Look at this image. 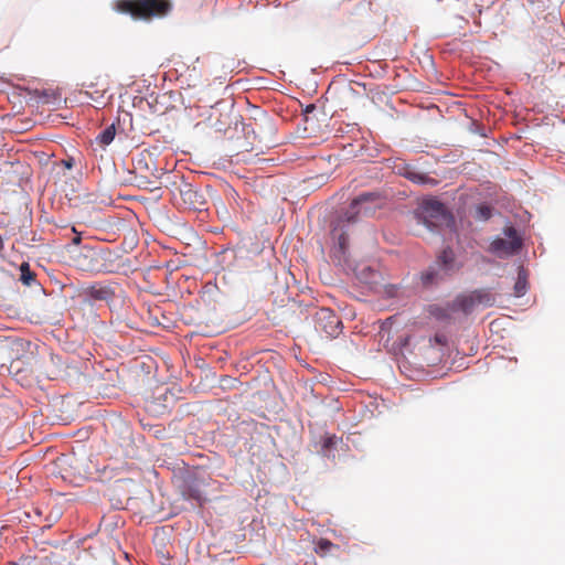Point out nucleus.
Instances as JSON below:
<instances>
[{
	"mask_svg": "<svg viewBox=\"0 0 565 565\" xmlns=\"http://www.w3.org/2000/svg\"><path fill=\"white\" fill-rule=\"evenodd\" d=\"M113 9L129 14L136 20H151L168 15L172 10L171 0H115Z\"/></svg>",
	"mask_w": 565,
	"mask_h": 565,
	"instance_id": "1",
	"label": "nucleus"
},
{
	"mask_svg": "<svg viewBox=\"0 0 565 565\" xmlns=\"http://www.w3.org/2000/svg\"><path fill=\"white\" fill-rule=\"evenodd\" d=\"M396 363L403 374L409 379L420 377L423 375H430L434 377L443 376L447 371L452 370L456 363L452 355H430L431 359L427 360L428 369H425L422 364L413 367V360H417L420 355H396Z\"/></svg>",
	"mask_w": 565,
	"mask_h": 565,
	"instance_id": "2",
	"label": "nucleus"
},
{
	"mask_svg": "<svg viewBox=\"0 0 565 565\" xmlns=\"http://www.w3.org/2000/svg\"><path fill=\"white\" fill-rule=\"evenodd\" d=\"M449 214L445 204L438 200L425 201L417 213L418 222L431 231L447 222Z\"/></svg>",
	"mask_w": 565,
	"mask_h": 565,
	"instance_id": "3",
	"label": "nucleus"
},
{
	"mask_svg": "<svg viewBox=\"0 0 565 565\" xmlns=\"http://www.w3.org/2000/svg\"><path fill=\"white\" fill-rule=\"evenodd\" d=\"M377 195L372 192L356 196L343 214L347 223H355L362 216L374 214L377 207Z\"/></svg>",
	"mask_w": 565,
	"mask_h": 565,
	"instance_id": "4",
	"label": "nucleus"
},
{
	"mask_svg": "<svg viewBox=\"0 0 565 565\" xmlns=\"http://www.w3.org/2000/svg\"><path fill=\"white\" fill-rule=\"evenodd\" d=\"M504 234L507 238L498 237L489 247V250L500 258L512 256L519 253L522 247V239L514 227H507Z\"/></svg>",
	"mask_w": 565,
	"mask_h": 565,
	"instance_id": "5",
	"label": "nucleus"
},
{
	"mask_svg": "<svg viewBox=\"0 0 565 565\" xmlns=\"http://www.w3.org/2000/svg\"><path fill=\"white\" fill-rule=\"evenodd\" d=\"M315 329L329 338H335L341 332L342 322L335 312L329 308H320L313 316Z\"/></svg>",
	"mask_w": 565,
	"mask_h": 565,
	"instance_id": "6",
	"label": "nucleus"
},
{
	"mask_svg": "<svg viewBox=\"0 0 565 565\" xmlns=\"http://www.w3.org/2000/svg\"><path fill=\"white\" fill-rule=\"evenodd\" d=\"M103 260L104 257L100 250L89 246H84L74 258L78 269L89 273L102 271L104 267Z\"/></svg>",
	"mask_w": 565,
	"mask_h": 565,
	"instance_id": "7",
	"label": "nucleus"
},
{
	"mask_svg": "<svg viewBox=\"0 0 565 565\" xmlns=\"http://www.w3.org/2000/svg\"><path fill=\"white\" fill-rule=\"evenodd\" d=\"M345 218L341 216L331 231V237L334 242L335 255L340 258L345 255L349 246L348 232L345 227Z\"/></svg>",
	"mask_w": 565,
	"mask_h": 565,
	"instance_id": "8",
	"label": "nucleus"
},
{
	"mask_svg": "<svg viewBox=\"0 0 565 565\" xmlns=\"http://www.w3.org/2000/svg\"><path fill=\"white\" fill-rule=\"evenodd\" d=\"M32 343L18 337L0 335V353H31Z\"/></svg>",
	"mask_w": 565,
	"mask_h": 565,
	"instance_id": "9",
	"label": "nucleus"
},
{
	"mask_svg": "<svg viewBox=\"0 0 565 565\" xmlns=\"http://www.w3.org/2000/svg\"><path fill=\"white\" fill-rule=\"evenodd\" d=\"M180 194L182 202L190 210L201 211L206 203L204 195L191 186H186V189L181 190Z\"/></svg>",
	"mask_w": 565,
	"mask_h": 565,
	"instance_id": "10",
	"label": "nucleus"
},
{
	"mask_svg": "<svg viewBox=\"0 0 565 565\" xmlns=\"http://www.w3.org/2000/svg\"><path fill=\"white\" fill-rule=\"evenodd\" d=\"M436 264L446 274L452 273L460 268V265L457 263L455 252L450 247H446L441 250V253L437 256Z\"/></svg>",
	"mask_w": 565,
	"mask_h": 565,
	"instance_id": "11",
	"label": "nucleus"
},
{
	"mask_svg": "<svg viewBox=\"0 0 565 565\" xmlns=\"http://www.w3.org/2000/svg\"><path fill=\"white\" fill-rule=\"evenodd\" d=\"M477 308L471 292L457 296L451 302V309L462 311L465 315L471 313Z\"/></svg>",
	"mask_w": 565,
	"mask_h": 565,
	"instance_id": "12",
	"label": "nucleus"
},
{
	"mask_svg": "<svg viewBox=\"0 0 565 565\" xmlns=\"http://www.w3.org/2000/svg\"><path fill=\"white\" fill-rule=\"evenodd\" d=\"M86 294L95 300L109 301L114 297V292L109 287L95 284L86 289Z\"/></svg>",
	"mask_w": 565,
	"mask_h": 565,
	"instance_id": "13",
	"label": "nucleus"
},
{
	"mask_svg": "<svg viewBox=\"0 0 565 565\" xmlns=\"http://www.w3.org/2000/svg\"><path fill=\"white\" fill-rule=\"evenodd\" d=\"M471 294L475 298L477 307L478 306L491 307V306H493V303L495 301V297L488 289H476V290L471 291Z\"/></svg>",
	"mask_w": 565,
	"mask_h": 565,
	"instance_id": "14",
	"label": "nucleus"
},
{
	"mask_svg": "<svg viewBox=\"0 0 565 565\" xmlns=\"http://www.w3.org/2000/svg\"><path fill=\"white\" fill-rule=\"evenodd\" d=\"M405 177L417 184L436 185L438 183L437 180L429 177L428 174L412 169L406 170Z\"/></svg>",
	"mask_w": 565,
	"mask_h": 565,
	"instance_id": "15",
	"label": "nucleus"
},
{
	"mask_svg": "<svg viewBox=\"0 0 565 565\" xmlns=\"http://www.w3.org/2000/svg\"><path fill=\"white\" fill-rule=\"evenodd\" d=\"M527 291V273L523 267L519 268L518 278L514 284V295L516 297H522Z\"/></svg>",
	"mask_w": 565,
	"mask_h": 565,
	"instance_id": "16",
	"label": "nucleus"
},
{
	"mask_svg": "<svg viewBox=\"0 0 565 565\" xmlns=\"http://www.w3.org/2000/svg\"><path fill=\"white\" fill-rule=\"evenodd\" d=\"M429 312L433 317H435L438 320H448V319H450L451 313L456 312V310L451 309V302H450L446 307H441V306H437V305L430 306Z\"/></svg>",
	"mask_w": 565,
	"mask_h": 565,
	"instance_id": "17",
	"label": "nucleus"
},
{
	"mask_svg": "<svg viewBox=\"0 0 565 565\" xmlns=\"http://www.w3.org/2000/svg\"><path fill=\"white\" fill-rule=\"evenodd\" d=\"M115 135H116V128H115V125H110L108 127H106L97 137H96V141L105 147V146H108L115 138Z\"/></svg>",
	"mask_w": 565,
	"mask_h": 565,
	"instance_id": "18",
	"label": "nucleus"
},
{
	"mask_svg": "<svg viewBox=\"0 0 565 565\" xmlns=\"http://www.w3.org/2000/svg\"><path fill=\"white\" fill-rule=\"evenodd\" d=\"M20 280L25 286H31L33 281H35V274L30 269V265L28 263H22L20 265Z\"/></svg>",
	"mask_w": 565,
	"mask_h": 565,
	"instance_id": "19",
	"label": "nucleus"
},
{
	"mask_svg": "<svg viewBox=\"0 0 565 565\" xmlns=\"http://www.w3.org/2000/svg\"><path fill=\"white\" fill-rule=\"evenodd\" d=\"M431 342L439 345L440 349H446V350H450L451 349L450 343H452V341L449 339V337L444 332H437L434 335Z\"/></svg>",
	"mask_w": 565,
	"mask_h": 565,
	"instance_id": "20",
	"label": "nucleus"
},
{
	"mask_svg": "<svg viewBox=\"0 0 565 565\" xmlns=\"http://www.w3.org/2000/svg\"><path fill=\"white\" fill-rule=\"evenodd\" d=\"M183 495L188 499L194 500L200 505L204 502V498L198 488H188L185 491H183Z\"/></svg>",
	"mask_w": 565,
	"mask_h": 565,
	"instance_id": "21",
	"label": "nucleus"
},
{
	"mask_svg": "<svg viewBox=\"0 0 565 565\" xmlns=\"http://www.w3.org/2000/svg\"><path fill=\"white\" fill-rule=\"evenodd\" d=\"M477 218L481 221H487L492 215V209L489 205L481 204L477 207Z\"/></svg>",
	"mask_w": 565,
	"mask_h": 565,
	"instance_id": "22",
	"label": "nucleus"
},
{
	"mask_svg": "<svg viewBox=\"0 0 565 565\" xmlns=\"http://www.w3.org/2000/svg\"><path fill=\"white\" fill-rule=\"evenodd\" d=\"M11 355H0V375L11 372Z\"/></svg>",
	"mask_w": 565,
	"mask_h": 565,
	"instance_id": "23",
	"label": "nucleus"
},
{
	"mask_svg": "<svg viewBox=\"0 0 565 565\" xmlns=\"http://www.w3.org/2000/svg\"><path fill=\"white\" fill-rule=\"evenodd\" d=\"M137 180H138V186L139 188H142V189L149 190V191H153V190L159 189V186L156 185L153 181L149 180L145 175L138 177Z\"/></svg>",
	"mask_w": 565,
	"mask_h": 565,
	"instance_id": "24",
	"label": "nucleus"
},
{
	"mask_svg": "<svg viewBox=\"0 0 565 565\" xmlns=\"http://www.w3.org/2000/svg\"><path fill=\"white\" fill-rule=\"evenodd\" d=\"M437 276H438V273L435 269L429 268L425 273H423L422 279L425 285H428V284L435 282L437 279Z\"/></svg>",
	"mask_w": 565,
	"mask_h": 565,
	"instance_id": "25",
	"label": "nucleus"
},
{
	"mask_svg": "<svg viewBox=\"0 0 565 565\" xmlns=\"http://www.w3.org/2000/svg\"><path fill=\"white\" fill-rule=\"evenodd\" d=\"M333 547V544L324 539L319 540L316 551L319 553H327Z\"/></svg>",
	"mask_w": 565,
	"mask_h": 565,
	"instance_id": "26",
	"label": "nucleus"
},
{
	"mask_svg": "<svg viewBox=\"0 0 565 565\" xmlns=\"http://www.w3.org/2000/svg\"><path fill=\"white\" fill-rule=\"evenodd\" d=\"M338 443V438L337 436H327L324 439H323V443H322V448L323 449H329L333 446H335V444Z\"/></svg>",
	"mask_w": 565,
	"mask_h": 565,
	"instance_id": "27",
	"label": "nucleus"
},
{
	"mask_svg": "<svg viewBox=\"0 0 565 565\" xmlns=\"http://www.w3.org/2000/svg\"><path fill=\"white\" fill-rule=\"evenodd\" d=\"M82 238H81V235H76L74 238H73V243L78 245L81 243Z\"/></svg>",
	"mask_w": 565,
	"mask_h": 565,
	"instance_id": "28",
	"label": "nucleus"
},
{
	"mask_svg": "<svg viewBox=\"0 0 565 565\" xmlns=\"http://www.w3.org/2000/svg\"><path fill=\"white\" fill-rule=\"evenodd\" d=\"M315 109H316V106L313 104H310V105L307 106L306 113H310V111H312Z\"/></svg>",
	"mask_w": 565,
	"mask_h": 565,
	"instance_id": "29",
	"label": "nucleus"
},
{
	"mask_svg": "<svg viewBox=\"0 0 565 565\" xmlns=\"http://www.w3.org/2000/svg\"><path fill=\"white\" fill-rule=\"evenodd\" d=\"M4 245H3V238L0 235V254L3 252Z\"/></svg>",
	"mask_w": 565,
	"mask_h": 565,
	"instance_id": "30",
	"label": "nucleus"
},
{
	"mask_svg": "<svg viewBox=\"0 0 565 565\" xmlns=\"http://www.w3.org/2000/svg\"><path fill=\"white\" fill-rule=\"evenodd\" d=\"M365 270H367V271H369V274H370L371 276H374V275H375V271H374V270H372V269H371V268H369V267L363 269V271H365Z\"/></svg>",
	"mask_w": 565,
	"mask_h": 565,
	"instance_id": "31",
	"label": "nucleus"
},
{
	"mask_svg": "<svg viewBox=\"0 0 565 565\" xmlns=\"http://www.w3.org/2000/svg\"><path fill=\"white\" fill-rule=\"evenodd\" d=\"M461 367H465L463 362H460V363L456 366V369H461Z\"/></svg>",
	"mask_w": 565,
	"mask_h": 565,
	"instance_id": "32",
	"label": "nucleus"
},
{
	"mask_svg": "<svg viewBox=\"0 0 565 565\" xmlns=\"http://www.w3.org/2000/svg\"><path fill=\"white\" fill-rule=\"evenodd\" d=\"M218 361H220V362H224V361H225V358L221 356V358L218 359Z\"/></svg>",
	"mask_w": 565,
	"mask_h": 565,
	"instance_id": "33",
	"label": "nucleus"
},
{
	"mask_svg": "<svg viewBox=\"0 0 565 565\" xmlns=\"http://www.w3.org/2000/svg\"><path fill=\"white\" fill-rule=\"evenodd\" d=\"M65 164H66L67 168L72 167L70 162H65Z\"/></svg>",
	"mask_w": 565,
	"mask_h": 565,
	"instance_id": "34",
	"label": "nucleus"
}]
</instances>
